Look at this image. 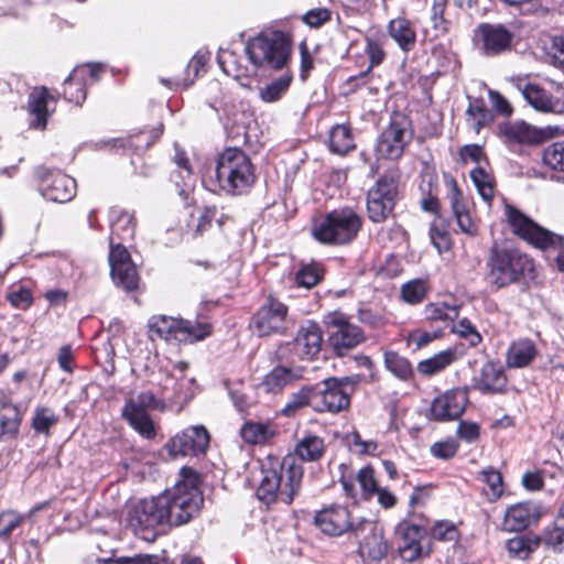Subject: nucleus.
I'll list each match as a JSON object with an SVG mask.
<instances>
[{"mask_svg": "<svg viewBox=\"0 0 564 564\" xmlns=\"http://www.w3.org/2000/svg\"><path fill=\"white\" fill-rule=\"evenodd\" d=\"M133 217L122 213L111 225L109 264L113 282L124 291H133L138 288L139 275L130 254L121 242H126L134 236Z\"/></svg>", "mask_w": 564, "mask_h": 564, "instance_id": "f257e3e1", "label": "nucleus"}, {"mask_svg": "<svg viewBox=\"0 0 564 564\" xmlns=\"http://www.w3.org/2000/svg\"><path fill=\"white\" fill-rule=\"evenodd\" d=\"M215 178L219 189L225 194L243 195L256 182L254 166L241 149L227 148L217 156Z\"/></svg>", "mask_w": 564, "mask_h": 564, "instance_id": "f03ea898", "label": "nucleus"}, {"mask_svg": "<svg viewBox=\"0 0 564 564\" xmlns=\"http://www.w3.org/2000/svg\"><path fill=\"white\" fill-rule=\"evenodd\" d=\"M181 479L176 485L163 492L167 501V525L178 527L195 517L203 505V496L198 490L199 477L191 467H182Z\"/></svg>", "mask_w": 564, "mask_h": 564, "instance_id": "7ed1b4c3", "label": "nucleus"}, {"mask_svg": "<svg viewBox=\"0 0 564 564\" xmlns=\"http://www.w3.org/2000/svg\"><path fill=\"white\" fill-rule=\"evenodd\" d=\"M303 473V467L295 463L293 456H286L278 467L263 468L258 498L267 505L278 499L290 505L301 487Z\"/></svg>", "mask_w": 564, "mask_h": 564, "instance_id": "20e7f679", "label": "nucleus"}, {"mask_svg": "<svg viewBox=\"0 0 564 564\" xmlns=\"http://www.w3.org/2000/svg\"><path fill=\"white\" fill-rule=\"evenodd\" d=\"M487 281L497 289L518 283L533 271V261L520 250L495 242L486 262Z\"/></svg>", "mask_w": 564, "mask_h": 564, "instance_id": "39448f33", "label": "nucleus"}, {"mask_svg": "<svg viewBox=\"0 0 564 564\" xmlns=\"http://www.w3.org/2000/svg\"><path fill=\"white\" fill-rule=\"evenodd\" d=\"M507 214L513 232L533 247L554 253L558 270L564 272V236L545 229L516 208L509 207Z\"/></svg>", "mask_w": 564, "mask_h": 564, "instance_id": "423d86ee", "label": "nucleus"}, {"mask_svg": "<svg viewBox=\"0 0 564 564\" xmlns=\"http://www.w3.org/2000/svg\"><path fill=\"white\" fill-rule=\"evenodd\" d=\"M246 54L256 67L281 69L291 55V43L280 31L263 32L248 41Z\"/></svg>", "mask_w": 564, "mask_h": 564, "instance_id": "0eeeda50", "label": "nucleus"}, {"mask_svg": "<svg viewBox=\"0 0 564 564\" xmlns=\"http://www.w3.org/2000/svg\"><path fill=\"white\" fill-rule=\"evenodd\" d=\"M361 224V217L351 208L333 210L314 226L313 236L322 243L345 245L357 236Z\"/></svg>", "mask_w": 564, "mask_h": 564, "instance_id": "6e6552de", "label": "nucleus"}, {"mask_svg": "<svg viewBox=\"0 0 564 564\" xmlns=\"http://www.w3.org/2000/svg\"><path fill=\"white\" fill-rule=\"evenodd\" d=\"M148 328L153 338L166 341L174 339L180 343H194L203 340L210 334V326L206 323L174 318L166 315H155L149 319Z\"/></svg>", "mask_w": 564, "mask_h": 564, "instance_id": "1a4fd4ad", "label": "nucleus"}, {"mask_svg": "<svg viewBox=\"0 0 564 564\" xmlns=\"http://www.w3.org/2000/svg\"><path fill=\"white\" fill-rule=\"evenodd\" d=\"M159 406L160 401L154 393L142 391L126 399L121 415L141 436L152 438L155 436V429L149 411Z\"/></svg>", "mask_w": 564, "mask_h": 564, "instance_id": "9d476101", "label": "nucleus"}, {"mask_svg": "<svg viewBox=\"0 0 564 564\" xmlns=\"http://www.w3.org/2000/svg\"><path fill=\"white\" fill-rule=\"evenodd\" d=\"M398 196V182L393 176L383 175L367 193V215L376 224L386 221L392 215Z\"/></svg>", "mask_w": 564, "mask_h": 564, "instance_id": "9b49d317", "label": "nucleus"}, {"mask_svg": "<svg viewBox=\"0 0 564 564\" xmlns=\"http://www.w3.org/2000/svg\"><path fill=\"white\" fill-rule=\"evenodd\" d=\"M328 341L337 356H345L361 344L366 337L361 328L348 321L341 313H330L326 316Z\"/></svg>", "mask_w": 564, "mask_h": 564, "instance_id": "f8f14e48", "label": "nucleus"}, {"mask_svg": "<svg viewBox=\"0 0 564 564\" xmlns=\"http://www.w3.org/2000/svg\"><path fill=\"white\" fill-rule=\"evenodd\" d=\"M411 135L410 120L401 113H395L380 134L376 150L382 158L397 160L402 155Z\"/></svg>", "mask_w": 564, "mask_h": 564, "instance_id": "ddd939ff", "label": "nucleus"}, {"mask_svg": "<svg viewBox=\"0 0 564 564\" xmlns=\"http://www.w3.org/2000/svg\"><path fill=\"white\" fill-rule=\"evenodd\" d=\"M322 343L321 327L317 323L308 321L301 325L292 341L279 346L276 356L283 359L288 358L289 352H293L300 359H312L321 351Z\"/></svg>", "mask_w": 564, "mask_h": 564, "instance_id": "4468645a", "label": "nucleus"}, {"mask_svg": "<svg viewBox=\"0 0 564 564\" xmlns=\"http://www.w3.org/2000/svg\"><path fill=\"white\" fill-rule=\"evenodd\" d=\"M354 535L359 541V555L365 561L379 562L388 552V543L383 538L382 528L376 522L360 518Z\"/></svg>", "mask_w": 564, "mask_h": 564, "instance_id": "2eb2a0df", "label": "nucleus"}, {"mask_svg": "<svg viewBox=\"0 0 564 564\" xmlns=\"http://www.w3.org/2000/svg\"><path fill=\"white\" fill-rule=\"evenodd\" d=\"M288 307L273 297H268L250 322V327L258 336L281 334L286 329Z\"/></svg>", "mask_w": 564, "mask_h": 564, "instance_id": "dca6fc26", "label": "nucleus"}, {"mask_svg": "<svg viewBox=\"0 0 564 564\" xmlns=\"http://www.w3.org/2000/svg\"><path fill=\"white\" fill-rule=\"evenodd\" d=\"M209 433L203 425L189 426L173 436L165 445L173 458L198 456L204 454L209 445Z\"/></svg>", "mask_w": 564, "mask_h": 564, "instance_id": "f3484780", "label": "nucleus"}, {"mask_svg": "<svg viewBox=\"0 0 564 564\" xmlns=\"http://www.w3.org/2000/svg\"><path fill=\"white\" fill-rule=\"evenodd\" d=\"M40 189L46 199L55 203L69 202L76 193V181L61 171L37 167Z\"/></svg>", "mask_w": 564, "mask_h": 564, "instance_id": "a211bd4d", "label": "nucleus"}, {"mask_svg": "<svg viewBox=\"0 0 564 564\" xmlns=\"http://www.w3.org/2000/svg\"><path fill=\"white\" fill-rule=\"evenodd\" d=\"M313 410L318 413H339L349 408L347 393L339 388L336 377H329L313 386Z\"/></svg>", "mask_w": 564, "mask_h": 564, "instance_id": "6ab92c4d", "label": "nucleus"}, {"mask_svg": "<svg viewBox=\"0 0 564 564\" xmlns=\"http://www.w3.org/2000/svg\"><path fill=\"white\" fill-rule=\"evenodd\" d=\"M479 52L487 57L498 56L512 46L513 32L503 24L481 23L477 28Z\"/></svg>", "mask_w": 564, "mask_h": 564, "instance_id": "aec40b11", "label": "nucleus"}, {"mask_svg": "<svg viewBox=\"0 0 564 564\" xmlns=\"http://www.w3.org/2000/svg\"><path fill=\"white\" fill-rule=\"evenodd\" d=\"M167 501L163 494L151 499L140 500L130 513V521L141 529H154L159 525H167Z\"/></svg>", "mask_w": 564, "mask_h": 564, "instance_id": "412c9836", "label": "nucleus"}, {"mask_svg": "<svg viewBox=\"0 0 564 564\" xmlns=\"http://www.w3.org/2000/svg\"><path fill=\"white\" fill-rule=\"evenodd\" d=\"M315 523L322 532L338 536L344 533H355L358 520L351 518L345 507L334 506L319 511L315 516Z\"/></svg>", "mask_w": 564, "mask_h": 564, "instance_id": "4be33fe9", "label": "nucleus"}, {"mask_svg": "<svg viewBox=\"0 0 564 564\" xmlns=\"http://www.w3.org/2000/svg\"><path fill=\"white\" fill-rule=\"evenodd\" d=\"M468 397L465 390H448L433 400L430 417L441 422L456 420L464 413Z\"/></svg>", "mask_w": 564, "mask_h": 564, "instance_id": "5701e85b", "label": "nucleus"}, {"mask_svg": "<svg viewBox=\"0 0 564 564\" xmlns=\"http://www.w3.org/2000/svg\"><path fill=\"white\" fill-rule=\"evenodd\" d=\"M541 517V508L532 501L516 503L506 510L503 518V530L508 532H520Z\"/></svg>", "mask_w": 564, "mask_h": 564, "instance_id": "b1692460", "label": "nucleus"}, {"mask_svg": "<svg viewBox=\"0 0 564 564\" xmlns=\"http://www.w3.org/2000/svg\"><path fill=\"white\" fill-rule=\"evenodd\" d=\"M507 377L503 369L496 362H486L475 379V389L481 393H503L507 387Z\"/></svg>", "mask_w": 564, "mask_h": 564, "instance_id": "393cba45", "label": "nucleus"}, {"mask_svg": "<svg viewBox=\"0 0 564 564\" xmlns=\"http://www.w3.org/2000/svg\"><path fill=\"white\" fill-rule=\"evenodd\" d=\"M522 95L528 104L538 111L564 112V96L562 98H553L546 90L536 85H527L522 90Z\"/></svg>", "mask_w": 564, "mask_h": 564, "instance_id": "a878e982", "label": "nucleus"}, {"mask_svg": "<svg viewBox=\"0 0 564 564\" xmlns=\"http://www.w3.org/2000/svg\"><path fill=\"white\" fill-rule=\"evenodd\" d=\"M387 31L402 52L409 53L414 50L416 30L410 20L404 17L394 18L388 23Z\"/></svg>", "mask_w": 564, "mask_h": 564, "instance_id": "bb28decb", "label": "nucleus"}, {"mask_svg": "<svg viewBox=\"0 0 564 564\" xmlns=\"http://www.w3.org/2000/svg\"><path fill=\"white\" fill-rule=\"evenodd\" d=\"M303 370L299 367L290 368L278 366L273 368L261 382V387L268 393H279L285 387L292 384L294 381L301 379Z\"/></svg>", "mask_w": 564, "mask_h": 564, "instance_id": "cd10ccee", "label": "nucleus"}, {"mask_svg": "<svg viewBox=\"0 0 564 564\" xmlns=\"http://www.w3.org/2000/svg\"><path fill=\"white\" fill-rule=\"evenodd\" d=\"M53 97L45 87L34 88L29 96V109L35 117L31 127L43 130L46 127L48 116V100Z\"/></svg>", "mask_w": 564, "mask_h": 564, "instance_id": "c85d7f7f", "label": "nucleus"}, {"mask_svg": "<svg viewBox=\"0 0 564 564\" xmlns=\"http://www.w3.org/2000/svg\"><path fill=\"white\" fill-rule=\"evenodd\" d=\"M536 347L529 339L513 341L506 355V364L509 368H524L529 366L536 356Z\"/></svg>", "mask_w": 564, "mask_h": 564, "instance_id": "c756f323", "label": "nucleus"}, {"mask_svg": "<svg viewBox=\"0 0 564 564\" xmlns=\"http://www.w3.org/2000/svg\"><path fill=\"white\" fill-rule=\"evenodd\" d=\"M21 424L19 409L9 400L0 401V442L13 438Z\"/></svg>", "mask_w": 564, "mask_h": 564, "instance_id": "7c9ffc66", "label": "nucleus"}, {"mask_svg": "<svg viewBox=\"0 0 564 564\" xmlns=\"http://www.w3.org/2000/svg\"><path fill=\"white\" fill-rule=\"evenodd\" d=\"M324 440L316 435L304 436L294 448L295 456L303 462H317L324 455Z\"/></svg>", "mask_w": 564, "mask_h": 564, "instance_id": "2f4dec72", "label": "nucleus"}, {"mask_svg": "<svg viewBox=\"0 0 564 564\" xmlns=\"http://www.w3.org/2000/svg\"><path fill=\"white\" fill-rule=\"evenodd\" d=\"M329 148L333 153L344 155L355 148L350 129L345 124H337L330 130Z\"/></svg>", "mask_w": 564, "mask_h": 564, "instance_id": "473e14b6", "label": "nucleus"}, {"mask_svg": "<svg viewBox=\"0 0 564 564\" xmlns=\"http://www.w3.org/2000/svg\"><path fill=\"white\" fill-rule=\"evenodd\" d=\"M455 360V352L451 349L443 350L431 358L422 360L417 365V370L423 376H433L447 366H449Z\"/></svg>", "mask_w": 564, "mask_h": 564, "instance_id": "72a5a7b5", "label": "nucleus"}, {"mask_svg": "<svg viewBox=\"0 0 564 564\" xmlns=\"http://www.w3.org/2000/svg\"><path fill=\"white\" fill-rule=\"evenodd\" d=\"M479 479L486 484L482 494L488 501H496L499 499L503 491V482L501 474L495 468L490 467L479 471Z\"/></svg>", "mask_w": 564, "mask_h": 564, "instance_id": "f704fd0d", "label": "nucleus"}, {"mask_svg": "<svg viewBox=\"0 0 564 564\" xmlns=\"http://www.w3.org/2000/svg\"><path fill=\"white\" fill-rule=\"evenodd\" d=\"M541 539L536 535H518L507 542V550L510 554L524 560L538 549Z\"/></svg>", "mask_w": 564, "mask_h": 564, "instance_id": "c9c22d12", "label": "nucleus"}, {"mask_svg": "<svg viewBox=\"0 0 564 564\" xmlns=\"http://www.w3.org/2000/svg\"><path fill=\"white\" fill-rule=\"evenodd\" d=\"M241 437L250 444H263L271 437L274 432L269 424L247 422L240 430Z\"/></svg>", "mask_w": 564, "mask_h": 564, "instance_id": "e433bc0d", "label": "nucleus"}, {"mask_svg": "<svg viewBox=\"0 0 564 564\" xmlns=\"http://www.w3.org/2000/svg\"><path fill=\"white\" fill-rule=\"evenodd\" d=\"M313 386L303 387L291 395L289 402L282 409V414L285 416H293L299 410L305 406H311L313 409Z\"/></svg>", "mask_w": 564, "mask_h": 564, "instance_id": "4c0bfd02", "label": "nucleus"}, {"mask_svg": "<svg viewBox=\"0 0 564 564\" xmlns=\"http://www.w3.org/2000/svg\"><path fill=\"white\" fill-rule=\"evenodd\" d=\"M384 365L393 376L401 380H409L413 375L410 361L395 351L384 354Z\"/></svg>", "mask_w": 564, "mask_h": 564, "instance_id": "58836bf2", "label": "nucleus"}, {"mask_svg": "<svg viewBox=\"0 0 564 564\" xmlns=\"http://www.w3.org/2000/svg\"><path fill=\"white\" fill-rule=\"evenodd\" d=\"M292 82V76L284 74L260 89V98L264 102H275L286 93Z\"/></svg>", "mask_w": 564, "mask_h": 564, "instance_id": "ea45409f", "label": "nucleus"}, {"mask_svg": "<svg viewBox=\"0 0 564 564\" xmlns=\"http://www.w3.org/2000/svg\"><path fill=\"white\" fill-rule=\"evenodd\" d=\"M58 422V415L47 406H37L32 417V427L37 434H50L51 427Z\"/></svg>", "mask_w": 564, "mask_h": 564, "instance_id": "a19ab883", "label": "nucleus"}, {"mask_svg": "<svg viewBox=\"0 0 564 564\" xmlns=\"http://www.w3.org/2000/svg\"><path fill=\"white\" fill-rule=\"evenodd\" d=\"M470 178L473 180L480 197L490 205L494 198V183L490 175L484 167H475L470 171Z\"/></svg>", "mask_w": 564, "mask_h": 564, "instance_id": "79ce46f5", "label": "nucleus"}, {"mask_svg": "<svg viewBox=\"0 0 564 564\" xmlns=\"http://www.w3.org/2000/svg\"><path fill=\"white\" fill-rule=\"evenodd\" d=\"M77 74L78 68H75L74 72L66 77L63 84V95L67 101L80 105L86 98V90L82 80L75 82Z\"/></svg>", "mask_w": 564, "mask_h": 564, "instance_id": "37998d69", "label": "nucleus"}, {"mask_svg": "<svg viewBox=\"0 0 564 564\" xmlns=\"http://www.w3.org/2000/svg\"><path fill=\"white\" fill-rule=\"evenodd\" d=\"M424 313L430 321H454L458 317V308L446 303H431L425 306Z\"/></svg>", "mask_w": 564, "mask_h": 564, "instance_id": "c03bdc74", "label": "nucleus"}, {"mask_svg": "<svg viewBox=\"0 0 564 564\" xmlns=\"http://www.w3.org/2000/svg\"><path fill=\"white\" fill-rule=\"evenodd\" d=\"M543 162L553 170L564 172V140L553 142L543 151Z\"/></svg>", "mask_w": 564, "mask_h": 564, "instance_id": "a18cd8bd", "label": "nucleus"}, {"mask_svg": "<svg viewBox=\"0 0 564 564\" xmlns=\"http://www.w3.org/2000/svg\"><path fill=\"white\" fill-rule=\"evenodd\" d=\"M193 380L184 382V380L175 379L169 375L162 383V390L167 394L169 399H173L176 402L187 401L192 398V394L185 391L184 383H192Z\"/></svg>", "mask_w": 564, "mask_h": 564, "instance_id": "49530a36", "label": "nucleus"}, {"mask_svg": "<svg viewBox=\"0 0 564 564\" xmlns=\"http://www.w3.org/2000/svg\"><path fill=\"white\" fill-rule=\"evenodd\" d=\"M323 278V269L317 263L303 265L296 273V282L300 286L311 289Z\"/></svg>", "mask_w": 564, "mask_h": 564, "instance_id": "de8ad7c7", "label": "nucleus"}, {"mask_svg": "<svg viewBox=\"0 0 564 564\" xmlns=\"http://www.w3.org/2000/svg\"><path fill=\"white\" fill-rule=\"evenodd\" d=\"M543 542L556 552L564 551V511H560L554 529L545 534Z\"/></svg>", "mask_w": 564, "mask_h": 564, "instance_id": "09e8293b", "label": "nucleus"}, {"mask_svg": "<svg viewBox=\"0 0 564 564\" xmlns=\"http://www.w3.org/2000/svg\"><path fill=\"white\" fill-rule=\"evenodd\" d=\"M366 54L370 62L368 68L365 72H361L358 76L350 77V82L366 77L373 66L382 63L386 56L382 45L376 40H367Z\"/></svg>", "mask_w": 564, "mask_h": 564, "instance_id": "8fccbe9b", "label": "nucleus"}, {"mask_svg": "<svg viewBox=\"0 0 564 564\" xmlns=\"http://www.w3.org/2000/svg\"><path fill=\"white\" fill-rule=\"evenodd\" d=\"M7 300L14 308L25 311L32 305L33 295L26 286L18 285L8 292Z\"/></svg>", "mask_w": 564, "mask_h": 564, "instance_id": "3c124183", "label": "nucleus"}, {"mask_svg": "<svg viewBox=\"0 0 564 564\" xmlns=\"http://www.w3.org/2000/svg\"><path fill=\"white\" fill-rule=\"evenodd\" d=\"M402 299L409 304H417L426 295L425 283L421 280H413L403 284L401 289Z\"/></svg>", "mask_w": 564, "mask_h": 564, "instance_id": "603ef678", "label": "nucleus"}, {"mask_svg": "<svg viewBox=\"0 0 564 564\" xmlns=\"http://www.w3.org/2000/svg\"><path fill=\"white\" fill-rule=\"evenodd\" d=\"M445 184L448 188L447 199L449 202L453 214L466 209L467 205L464 200L460 189L458 188L457 182L452 176L445 175Z\"/></svg>", "mask_w": 564, "mask_h": 564, "instance_id": "864d4df0", "label": "nucleus"}, {"mask_svg": "<svg viewBox=\"0 0 564 564\" xmlns=\"http://www.w3.org/2000/svg\"><path fill=\"white\" fill-rule=\"evenodd\" d=\"M25 520V516L15 511L7 510L0 513V536L8 538L21 523Z\"/></svg>", "mask_w": 564, "mask_h": 564, "instance_id": "5fc2aeb1", "label": "nucleus"}, {"mask_svg": "<svg viewBox=\"0 0 564 564\" xmlns=\"http://www.w3.org/2000/svg\"><path fill=\"white\" fill-rule=\"evenodd\" d=\"M466 113L476 120L477 132L481 127L486 126L492 120L491 112L486 108L481 100H475L469 104Z\"/></svg>", "mask_w": 564, "mask_h": 564, "instance_id": "6e6d98bb", "label": "nucleus"}, {"mask_svg": "<svg viewBox=\"0 0 564 564\" xmlns=\"http://www.w3.org/2000/svg\"><path fill=\"white\" fill-rule=\"evenodd\" d=\"M357 480L366 497L373 495L380 487L375 478V470L371 466L362 467L357 474Z\"/></svg>", "mask_w": 564, "mask_h": 564, "instance_id": "4d7b16f0", "label": "nucleus"}, {"mask_svg": "<svg viewBox=\"0 0 564 564\" xmlns=\"http://www.w3.org/2000/svg\"><path fill=\"white\" fill-rule=\"evenodd\" d=\"M445 0H436L432 7L431 20L436 31V36L448 30V22L444 19Z\"/></svg>", "mask_w": 564, "mask_h": 564, "instance_id": "13d9d810", "label": "nucleus"}, {"mask_svg": "<svg viewBox=\"0 0 564 564\" xmlns=\"http://www.w3.org/2000/svg\"><path fill=\"white\" fill-rule=\"evenodd\" d=\"M506 135L510 139H513L520 143H530L532 142V131L530 126L524 122H518L506 128Z\"/></svg>", "mask_w": 564, "mask_h": 564, "instance_id": "bf43d9fd", "label": "nucleus"}, {"mask_svg": "<svg viewBox=\"0 0 564 564\" xmlns=\"http://www.w3.org/2000/svg\"><path fill=\"white\" fill-rule=\"evenodd\" d=\"M432 536L440 541H455L457 539V529L452 522L440 521L433 525Z\"/></svg>", "mask_w": 564, "mask_h": 564, "instance_id": "052dcab7", "label": "nucleus"}, {"mask_svg": "<svg viewBox=\"0 0 564 564\" xmlns=\"http://www.w3.org/2000/svg\"><path fill=\"white\" fill-rule=\"evenodd\" d=\"M430 237L433 246L438 250V252L449 249L451 242L448 232L444 229H440L436 224H432Z\"/></svg>", "mask_w": 564, "mask_h": 564, "instance_id": "680f3d73", "label": "nucleus"}, {"mask_svg": "<svg viewBox=\"0 0 564 564\" xmlns=\"http://www.w3.org/2000/svg\"><path fill=\"white\" fill-rule=\"evenodd\" d=\"M457 452V445L453 441L436 442L431 446L433 456L442 459L452 458Z\"/></svg>", "mask_w": 564, "mask_h": 564, "instance_id": "e2e57ef3", "label": "nucleus"}, {"mask_svg": "<svg viewBox=\"0 0 564 564\" xmlns=\"http://www.w3.org/2000/svg\"><path fill=\"white\" fill-rule=\"evenodd\" d=\"M330 18L329 11L325 8H317L310 10L306 12L303 17V21L312 26L317 28L322 25L323 23L327 22Z\"/></svg>", "mask_w": 564, "mask_h": 564, "instance_id": "0e129e2a", "label": "nucleus"}, {"mask_svg": "<svg viewBox=\"0 0 564 564\" xmlns=\"http://www.w3.org/2000/svg\"><path fill=\"white\" fill-rule=\"evenodd\" d=\"M454 216L459 229L464 234L469 236H475L477 234V225L473 221L467 208L462 212H457Z\"/></svg>", "mask_w": 564, "mask_h": 564, "instance_id": "69168bd1", "label": "nucleus"}, {"mask_svg": "<svg viewBox=\"0 0 564 564\" xmlns=\"http://www.w3.org/2000/svg\"><path fill=\"white\" fill-rule=\"evenodd\" d=\"M489 99L494 109L503 116H510L512 113V107L509 101L498 91L490 90Z\"/></svg>", "mask_w": 564, "mask_h": 564, "instance_id": "338daca9", "label": "nucleus"}, {"mask_svg": "<svg viewBox=\"0 0 564 564\" xmlns=\"http://www.w3.org/2000/svg\"><path fill=\"white\" fill-rule=\"evenodd\" d=\"M107 564H159V562L158 557L153 555H138L134 557L109 560Z\"/></svg>", "mask_w": 564, "mask_h": 564, "instance_id": "774afa93", "label": "nucleus"}]
</instances>
